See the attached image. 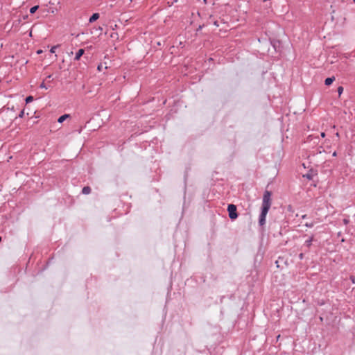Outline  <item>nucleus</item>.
<instances>
[{"label": "nucleus", "mask_w": 355, "mask_h": 355, "mask_svg": "<svg viewBox=\"0 0 355 355\" xmlns=\"http://www.w3.org/2000/svg\"><path fill=\"white\" fill-rule=\"evenodd\" d=\"M308 138L310 139L311 140H319L318 137L309 136Z\"/></svg>", "instance_id": "f3484780"}, {"label": "nucleus", "mask_w": 355, "mask_h": 355, "mask_svg": "<svg viewBox=\"0 0 355 355\" xmlns=\"http://www.w3.org/2000/svg\"><path fill=\"white\" fill-rule=\"evenodd\" d=\"M247 283L249 287L258 286L259 284V279L258 277V272L257 270H253L250 272V274L246 277Z\"/></svg>", "instance_id": "f03ea898"}, {"label": "nucleus", "mask_w": 355, "mask_h": 355, "mask_svg": "<svg viewBox=\"0 0 355 355\" xmlns=\"http://www.w3.org/2000/svg\"><path fill=\"white\" fill-rule=\"evenodd\" d=\"M320 136H321L322 137H325V133H324V132H321Z\"/></svg>", "instance_id": "bb28decb"}, {"label": "nucleus", "mask_w": 355, "mask_h": 355, "mask_svg": "<svg viewBox=\"0 0 355 355\" xmlns=\"http://www.w3.org/2000/svg\"><path fill=\"white\" fill-rule=\"evenodd\" d=\"M51 77H52V75H49L46 78H49V79H51Z\"/></svg>", "instance_id": "c756f323"}, {"label": "nucleus", "mask_w": 355, "mask_h": 355, "mask_svg": "<svg viewBox=\"0 0 355 355\" xmlns=\"http://www.w3.org/2000/svg\"><path fill=\"white\" fill-rule=\"evenodd\" d=\"M202 27H203V25H202H202H200V26H198V28H197V30H196V31H200L202 28Z\"/></svg>", "instance_id": "b1692460"}, {"label": "nucleus", "mask_w": 355, "mask_h": 355, "mask_svg": "<svg viewBox=\"0 0 355 355\" xmlns=\"http://www.w3.org/2000/svg\"><path fill=\"white\" fill-rule=\"evenodd\" d=\"M114 33H112V34L111 35V37H115V35H114ZM115 34H116V35H117L116 33H115Z\"/></svg>", "instance_id": "2f4dec72"}, {"label": "nucleus", "mask_w": 355, "mask_h": 355, "mask_svg": "<svg viewBox=\"0 0 355 355\" xmlns=\"http://www.w3.org/2000/svg\"><path fill=\"white\" fill-rule=\"evenodd\" d=\"M39 8V6H34L33 7L31 8L30 9V13L31 14H34Z\"/></svg>", "instance_id": "9b49d317"}, {"label": "nucleus", "mask_w": 355, "mask_h": 355, "mask_svg": "<svg viewBox=\"0 0 355 355\" xmlns=\"http://www.w3.org/2000/svg\"><path fill=\"white\" fill-rule=\"evenodd\" d=\"M214 25L218 27L219 26V24H218V21H214Z\"/></svg>", "instance_id": "5701e85b"}, {"label": "nucleus", "mask_w": 355, "mask_h": 355, "mask_svg": "<svg viewBox=\"0 0 355 355\" xmlns=\"http://www.w3.org/2000/svg\"><path fill=\"white\" fill-rule=\"evenodd\" d=\"M303 258H304V254H303V253H300V254H299V259H300V260H302V259H303Z\"/></svg>", "instance_id": "4be33fe9"}, {"label": "nucleus", "mask_w": 355, "mask_h": 355, "mask_svg": "<svg viewBox=\"0 0 355 355\" xmlns=\"http://www.w3.org/2000/svg\"><path fill=\"white\" fill-rule=\"evenodd\" d=\"M314 225L313 223H305V226L307 227H313Z\"/></svg>", "instance_id": "2eb2a0df"}, {"label": "nucleus", "mask_w": 355, "mask_h": 355, "mask_svg": "<svg viewBox=\"0 0 355 355\" xmlns=\"http://www.w3.org/2000/svg\"><path fill=\"white\" fill-rule=\"evenodd\" d=\"M101 69H102V65H101V64H99V65L98 66V67H97V69H98V71H101Z\"/></svg>", "instance_id": "393cba45"}, {"label": "nucleus", "mask_w": 355, "mask_h": 355, "mask_svg": "<svg viewBox=\"0 0 355 355\" xmlns=\"http://www.w3.org/2000/svg\"><path fill=\"white\" fill-rule=\"evenodd\" d=\"M343 87L342 86H339L337 89V92L338 93V95L340 96L341 94L343 92Z\"/></svg>", "instance_id": "4468645a"}, {"label": "nucleus", "mask_w": 355, "mask_h": 355, "mask_svg": "<svg viewBox=\"0 0 355 355\" xmlns=\"http://www.w3.org/2000/svg\"><path fill=\"white\" fill-rule=\"evenodd\" d=\"M354 2L355 3V0H354Z\"/></svg>", "instance_id": "4c0bfd02"}, {"label": "nucleus", "mask_w": 355, "mask_h": 355, "mask_svg": "<svg viewBox=\"0 0 355 355\" xmlns=\"http://www.w3.org/2000/svg\"><path fill=\"white\" fill-rule=\"evenodd\" d=\"M58 46H53L51 47V50H50V52L53 53L55 52V49H57Z\"/></svg>", "instance_id": "dca6fc26"}, {"label": "nucleus", "mask_w": 355, "mask_h": 355, "mask_svg": "<svg viewBox=\"0 0 355 355\" xmlns=\"http://www.w3.org/2000/svg\"><path fill=\"white\" fill-rule=\"evenodd\" d=\"M229 217L232 220H234L238 218L237 208L234 204H229L227 209Z\"/></svg>", "instance_id": "7ed1b4c3"}, {"label": "nucleus", "mask_w": 355, "mask_h": 355, "mask_svg": "<svg viewBox=\"0 0 355 355\" xmlns=\"http://www.w3.org/2000/svg\"><path fill=\"white\" fill-rule=\"evenodd\" d=\"M335 80V78L334 76L332 77H328L324 80V84L327 86H329L333 83V82Z\"/></svg>", "instance_id": "6e6552de"}, {"label": "nucleus", "mask_w": 355, "mask_h": 355, "mask_svg": "<svg viewBox=\"0 0 355 355\" xmlns=\"http://www.w3.org/2000/svg\"><path fill=\"white\" fill-rule=\"evenodd\" d=\"M343 221H344V223H345V224H347V223H348V220H347V219H344V220H343Z\"/></svg>", "instance_id": "7c9ffc66"}, {"label": "nucleus", "mask_w": 355, "mask_h": 355, "mask_svg": "<svg viewBox=\"0 0 355 355\" xmlns=\"http://www.w3.org/2000/svg\"><path fill=\"white\" fill-rule=\"evenodd\" d=\"M350 279L353 284H355V277L353 275L350 276Z\"/></svg>", "instance_id": "aec40b11"}, {"label": "nucleus", "mask_w": 355, "mask_h": 355, "mask_svg": "<svg viewBox=\"0 0 355 355\" xmlns=\"http://www.w3.org/2000/svg\"><path fill=\"white\" fill-rule=\"evenodd\" d=\"M91 188L89 186L84 187L82 189V193L85 195L89 194L91 193Z\"/></svg>", "instance_id": "9d476101"}, {"label": "nucleus", "mask_w": 355, "mask_h": 355, "mask_svg": "<svg viewBox=\"0 0 355 355\" xmlns=\"http://www.w3.org/2000/svg\"><path fill=\"white\" fill-rule=\"evenodd\" d=\"M271 196V191L268 190H266L264 191L261 208V213L259 216V225L261 227L266 224V216L272 205Z\"/></svg>", "instance_id": "f257e3e1"}, {"label": "nucleus", "mask_w": 355, "mask_h": 355, "mask_svg": "<svg viewBox=\"0 0 355 355\" xmlns=\"http://www.w3.org/2000/svg\"><path fill=\"white\" fill-rule=\"evenodd\" d=\"M313 241V236L312 235L311 237H309L305 242H304V246H306L308 249L310 248V247L312 245V242Z\"/></svg>", "instance_id": "0eeeda50"}, {"label": "nucleus", "mask_w": 355, "mask_h": 355, "mask_svg": "<svg viewBox=\"0 0 355 355\" xmlns=\"http://www.w3.org/2000/svg\"><path fill=\"white\" fill-rule=\"evenodd\" d=\"M84 53L85 50L83 49H78V51L76 53L74 60H79Z\"/></svg>", "instance_id": "39448f33"}, {"label": "nucleus", "mask_w": 355, "mask_h": 355, "mask_svg": "<svg viewBox=\"0 0 355 355\" xmlns=\"http://www.w3.org/2000/svg\"><path fill=\"white\" fill-rule=\"evenodd\" d=\"M7 109H8V110H12V111H15V106H14V105H12L11 107H8V106Z\"/></svg>", "instance_id": "412c9836"}, {"label": "nucleus", "mask_w": 355, "mask_h": 355, "mask_svg": "<svg viewBox=\"0 0 355 355\" xmlns=\"http://www.w3.org/2000/svg\"><path fill=\"white\" fill-rule=\"evenodd\" d=\"M40 88H44V89H47V87L46 86L45 83L44 82H42L40 85Z\"/></svg>", "instance_id": "a211bd4d"}, {"label": "nucleus", "mask_w": 355, "mask_h": 355, "mask_svg": "<svg viewBox=\"0 0 355 355\" xmlns=\"http://www.w3.org/2000/svg\"><path fill=\"white\" fill-rule=\"evenodd\" d=\"M37 53L38 54L41 53H42V50H38V51H37Z\"/></svg>", "instance_id": "72a5a7b5"}, {"label": "nucleus", "mask_w": 355, "mask_h": 355, "mask_svg": "<svg viewBox=\"0 0 355 355\" xmlns=\"http://www.w3.org/2000/svg\"><path fill=\"white\" fill-rule=\"evenodd\" d=\"M306 217H307V216H306V214H304V215H303V216H302V219H305Z\"/></svg>", "instance_id": "cd10ccee"}, {"label": "nucleus", "mask_w": 355, "mask_h": 355, "mask_svg": "<svg viewBox=\"0 0 355 355\" xmlns=\"http://www.w3.org/2000/svg\"><path fill=\"white\" fill-rule=\"evenodd\" d=\"M317 175V171L316 170H314L313 168H311L308 173H306V174L303 175V177L306 178L307 180H311L313 179V178Z\"/></svg>", "instance_id": "20e7f679"}, {"label": "nucleus", "mask_w": 355, "mask_h": 355, "mask_svg": "<svg viewBox=\"0 0 355 355\" xmlns=\"http://www.w3.org/2000/svg\"><path fill=\"white\" fill-rule=\"evenodd\" d=\"M70 117V115L68 114H64L62 116H60L58 119V123H62L64 122L67 118H69Z\"/></svg>", "instance_id": "1a4fd4ad"}, {"label": "nucleus", "mask_w": 355, "mask_h": 355, "mask_svg": "<svg viewBox=\"0 0 355 355\" xmlns=\"http://www.w3.org/2000/svg\"><path fill=\"white\" fill-rule=\"evenodd\" d=\"M28 17V16L27 15H24V16L22 17V19H23L24 20H25V19H26Z\"/></svg>", "instance_id": "a878e982"}, {"label": "nucleus", "mask_w": 355, "mask_h": 355, "mask_svg": "<svg viewBox=\"0 0 355 355\" xmlns=\"http://www.w3.org/2000/svg\"><path fill=\"white\" fill-rule=\"evenodd\" d=\"M1 241V236H0V242Z\"/></svg>", "instance_id": "e433bc0d"}, {"label": "nucleus", "mask_w": 355, "mask_h": 355, "mask_svg": "<svg viewBox=\"0 0 355 355\" xmlns=\"http://www.w3.org/2000/svg\"><path fill=\"white\" fill-rule=\"evenodd\" d=\"M33 96H28L26 98H25V101H26V104H28L31 102H32L33 101Z\"/></svg>", "instance_id": "f8f14e48"}, {"label": "nucleus", "mask_w": 355, "mask_h": 355, "mask_svg": "<svg viewBox=\"0 0 355 355\" xmlns=\"http://www.w3.org/2000/svg\"><path fill=\"white\" fill-rule=\"evenodd\" d=\"M102 29H103V28H102L101 27H99V28H98V31H102Z\"/></svg>", "instance_id": "c9c22d12"}, {"label": "nucleus", "mask_w": 355, "mask_h": 355, "mask_svg": "<svg viewBox=\"0 0 355 355\" xmlns=\"http://www.w3.org/2000/svg\"><path fill=\"white\" fill-rule=\"evenodd\" d=\"M315 302L318 306H322L325 304V301L324 300L318 299L317 300H315Z\"/></svg>", "instance_id": "ddd939ff"}, {"label": "nucleus", "mask_w": 355, "mask_h": 355, "mask_svg": "<svg viewBox=\"0 0 355 355\" xmlns=\"http://www.w3.org/2000/svg\"><path fill=\"white\" fill-rule=\"evenodd\" d=\"M24 110H22L20 112L19 114V118H22V117L24 116Z\"/></svg>", "instance_id": "6ab92c4d"}, {"label": "nucleus", "mask_w": 355, "mask_h": 355, "mask_svg": "<svg viewBox=\"0 0 355 355\" xmlns=\"http://www.w3.org/2000/svg\"><path fill=\"white\" fill-rule=\"evenodd\" d=\"M114 33H112V34L111 35V37H115V35H114ZM115 34H116V35H117L116 33H115Z\"/></svg>", "instance_id": "473e14b6"}, {"label": "nucleus", "mask_w": 355, "mask_h": 355, "mask_svg": "<svg viewBox=\"0 0 355 355\" xmlns=\"http://www.w3.org/2000/svg\"><path fill=\"white\" fill-rule=\"evenodd\" d=\"M100 15H99V13H94L89 19V23H93L94 21H96L98 18H99Z\"/></svg>", "instance_id": "423d86ee"}, {"label": "nucleus", "mask_w": 355, "mask_h": 355, "mask_svg": "<svg viewBox=\"0 0 355 355\" xmlns=\"http://www.w3.org/2000/svg\"><path fill=\"white\" fill-rule=\"evenodd\" d=\"M21 20L20 19H19L17 20L18 24H20V23H21Z\"/></svg>", "instance_id": "f704fd0d"}, {"label": "nucleus", "mask_w": 355, "mask_h": 355, "mask_svg": "<svg viewBox=\"0 0 355 355\" xmlns=\"http://www.w3.org/2000/svg\"><path fill=\"white\" fill-rule=\"evenodd\" d=\"M334 157H336L337 155V153L335 151L333 153V155H332Z\"/></svg>", "instance_id": "c85d7f7f"}]
</instances>
